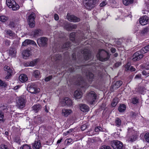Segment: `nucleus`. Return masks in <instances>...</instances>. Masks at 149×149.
Instances as JSON below:
<instances>
[{
  "label": "nucleus",
  "mask_w": 149,
  "mask_h": 149,
  "mask_svg": "<svg viewBox=\"0 0 149 149\" xmlns=\"http://www.w3.org/2000/svg\"><path fill=\"white\" fill-rule=\"evenodd\" d=\"M39 60L38 59H35L31 61L29 63H28L26 65H25L26 66H33L34 65H36L37 63L39 61Z\"/></svg>",
  "instance_id": "5701e85b"
},
{
  "label": "nucleus",
  "mask_w": 149,
  "mask_h": 149,
  "mask_svg": "<svg viewBox=\"0 0 149 149\" xmlns=\"http://www.w3.org/2000/svg\"><path fill=\"white\" fill-rule=\"evenodd\" d=\"M146 141L149 143V133H146L144 136Z\"/></svg>",
  "instance_id": "de8ad7c7"
},
{
  "label": "nucleus",
  "mask_w": 149,
  "mask_h": 149,
  "mask_svg": "<svg viewBox=\"0 0 149 149\" xmlns=\"http://www.w3.org/2000/svg\"><path fill=\"white\" fill-rule=\"evenodd\" d=\"M70 25V24H69V23H66L65 24L64 26V28L66 29V30H67L68 31H70V26L68 25Z\"/></svg>",
  "instance_id": "a18cd8bd"
},
{
  "label": "nucleus",
  "mask_w": 149,
  "mask_h": 149,
  "mask_svg": "<svg viewBox=\"0 0 149 149\" xmlns=\"http://www.w3.org/2000/svg\"><path fill=\"white\" fill-rule=\"evenodd\" d=\"M68 26H69L70 27V31L72 29H75L77 27V26L76 25H72L70 24V25H68Z\"/></svg>",
  "instance_id": "603ef678"
},
{
  "label": "nucleus",
  "mask_w": 149,
  "mask_h": 149,
  "mask_svg": "<svg viewBox=\"0 0 149 149\" xmlns=\"http://www.w3.org/2000/svg\"><path fill=\"white\" fill-rule=\"evenodd\" d=\"M88 86V84L86 83L85 82H84L82 86V88H84V90L85 91V90L86 88H87Z\"/></svg>",
  "instance_id": "49530a36"
},
{
  "label": "nucleus",
  "mask_w": 149,
  "mask_h": 149,
  "mask_svg": "<svg viewBox=\"0 0 149 149\" xmlns=\"http://www.w3.org/2000/svg\"><path fill=\"white\" fill-rule=\"evenodd\" d=\"M72 111L70 109H63L62 110L61 115L64 117H67L72 113Z\"/></svg>",
  "instance_id": "dca6fc26"
},
{
  "label": "nucleus",
  "mask_w": 149,
  "mask_h": 149,
  "mask_svg": "<svg viewBox=\"0 0 149 149\" xmlns=\"http://www.w3.org/2000/svg\"><path fill=\"white\" fill-rule=\"evenodd\" d=\"M145 68L147 70H149V64H146L145 66Z\"/></svg>",
  "instance_id": "774afa93"
},
{
  "label": "nucleus",
  "mask_w": 149,
  "mask_h": 149,
  "mask_svg": "<svg viewBox=\"0 0 149 149\" xmlns=\"http://www.w3.org/2000/svg\"><path fill=\"white\" fill-rule=\"evenodd\" d=\"M36 18V15L33 13H32L28 17V22L29 26L31 28L34 27L35 24L34 19Z\"/></svg>",
  "instance_id": "423d86ee"
},
{
  "label": "nucleus",
  "mask_w": 149,
  "mask_h": 149,
  "mask_svg": "<svg viewBox=\"0 0 149 149\" xmlns=\"http://www.w3.org/2000/svg\"><path fill=\"white\" fill-rule=\"evenodd\" d=\"M47 39L45 37H42L38 39L37 42L38 45L40 47L45 46L47 44Z\"/></svg>",
  "instance_id": "f8f14e48"
},
{
  "label": "nucleus",
  "mask_w": 149,
  "mask_h": 149,
  "mask_svg": "<svg viewBox=\"0 0 149 149\" xmlns=\"http://www.w3.org/2000/svg\"><path fill=\"white\" fill-rule=\"evenodd\" d=\"M143 53H142L141 52V50L135 52L133 58V61H136L139 60L143 57Z\"/></svg>",
  "instance_id": "9b49d317"
},
{
  "label": "nucleus",
  "mask_w": 149,
  "mask_h": 149,
  "mask_svg": "<svg viewBox=\"0 0 149 149\" xmlns=\"http://www.w3.org/2000/svg\"><path fill=\"white\" fill-rule=\"evenodd\" d=\"M80 109L84 112H86L89 110V107L85 104H81L80 107Z\"/></svg>",
  "instance_id": "4be33fe9"
},
{
  "label": "nucleus",
  "mask_w": 149,
  "mask_h": 149,
  "mask_svg": "<svg viewBox=\"0 0 149 149\" xmlns=\"http://www.w3.org/2000/svg\"><path fill=\"white\" fill-rule=\"evenodd\" d=\"M129 68H130V71H135L136 70V69L132 66H129ZM129 69L128 68L127 70H129Z\"/></svg>",
  "instance_id": "052dcab7"
},
{
  "label": "nucleus",
  "mask_w": 149,
  "mask_h": 149,
  "mask_svg": "<svg viewBox=\"0 0 149 149\" xmlns=\"http://www.w3.org/2000/svg\"><path fill=\"white\" fill-rule=\"evenodd\" d=\"M52 78V76H51L47 77L45 79V81H48L50 80Z\"/></svg>",
  "instance_id": "4d7b16f0"
},
{
  "label": "nucleus",
  "mask_w": 149,
  "mask_h": 149,
  "mask_svg": "<svg viewBox=\"0 0 149 149\" xmlns=\"http://www.w3.org/2000/svg\"><path fill=\"white\" fill-rule=\"evenodd\" d=\"M7 6L10 8H12L13 10H18L19 8V6L16 3L14 0H6Z\"/></svg>",
  "instance_id": "7ed1b4c3"
},
{
  "label": "nucleus",
  "mask_w": 149,
  "mask_h": 149,
  "mask_svg": "<svg viewBox=\"0 0 149 149\" xmlns=\"http://www.w3.org/2000/svg\"><path fill=\"white\" fill-rule=\"evenodd\" d=\"M96 1V0H83V3L86 8L91 10L94 7Z\"/></svg>",
  "instance_id": "20e7f679"
},
{
  "label": "nucleus",
  "mask_w": 149,
  "mask_h": 149,
  "mask_svg": "<svg viewBox=\"0 0 149 149\" xmlns=\"http://www.w3.org/2000/svg\"><path fill=\"white\" fill-rule=\"evenodd\" d=\"M142 53L145 54L149 51V44L143 47L141 49Z\"/></svg>",
  "instance_id": "c85d7f7f"
},
{
  "label": "nucleus",
  "mask_w": 149,
  "mask_h": 149,
  "mask_svg": "<svg viewBox=\"0 0 149 149\" xmlns=\"http://www.w3.org/2000/svg\"><path fill=\"white\" fill-rule=\"evenodd\" d=\"M16 53V51L15 49H11L9 50V54L12 57H14Z\"/></svg>",
  "instance_id": "473e14b6"
},
{
  "label": "nucleus",
  "mask_w": 149,
  "mask_h": 149,
  "mask_svg": "<svg viewBox=\"0 0 149 149\" xmlns=\"http://www.w3.org/2000/svg\"><path fill=\"white\" fill-rule=\"evenodd\" d=\"M118 102L117 99L115 98L113 99L111 103V105L113 107H115L117 104Z\"/></svg>",
  "instance_id": "79ce46f5"
},
{
  "label": "nucleus",
  "mask_w": 149,
  "mask_h": 149,
  "mask_svg": "<svg viewBox=\"0 0 149 149\" xmlns=\"http://www.w3.org/2000/svg\"><path fill=\"white\" fill-rule=\"evenodd\" d=\"M128 130L129 135L132 134L134 133V130L132 128H129Z\"/></svg>",
  "instance_id": "3c124183"
},
{
  "label": "nucleus",
  "mask_w": 149,
  "mask_h": 149,
  "mask_svg": "<svg viewBox=\"0 0 149 149\" xmlns=\"http://www.w3.org/2000/svg\"><path fill=\"white\" fill-rule=\"evenodd\" d=\"M41 108V107L39 104L35 105L32 107L33 111L36 113L38 112Z\"/></svg>",
  "instance_id": "393cba45"
},
{
  "label": "nucleus",
  "mask_w": 149,
  "mask_h": 149,
  "mask_svg": "<svg viewBox=\"0 0 149 149\" xmlns=\"http://www.w3.org/2000/svg\"><path fill=\"white\" fill-rule=\"evenodd\" d=\"M100 149H111L110 147L108 146H104L102 147Z\"/></svg>",
  "instance_id": "864d4df0"
},
{
  "label": "nucleus",
  "mask_w": 149,
  "mask_h": 149,
  "mask_svg": "<svg viewBox=\"0 0 149 149\" xmlns=\"http://www.w3.org/2000/svg\"><path fill=\"white\" fill-rule=\"evenodd\" d=\"M6 86L7 85L5 82L0 79V86L6 87Z\"/></svg>",
  "instance_id": "09e8293b"
},
{
  "label": "nucleus",
  "mask_w": 149,
  "mask_h": 149,
  "mask_svg": "<svg viewBox=\"0 0 149 149\" xmlns=\"http://www.w3.org/2000/svg\"><path fill=\"white\" fill-rule=\"evenodd\" d=\"M97 59L100 61H105L108 60L109 58L110 54L109 53L103 49H100L97 55Z\"/></svg>",
  "instance_id": "f257e3e1"
},
{
  "label": "nucleus",
  "mask_w": 149,
  "mask_h": 149,
  "mask_svg": "<svg viewBox=\"0 0 149 149\" xmlns=\"http://www.w3.org/2000/svg\"><path fill=\"white\" fill-rule=\"evenodd\" d=\"M8 19V17L5 15H2L0 16V20L2 22H6Z\"/></svg>",
  "instance_id": "f704fd0d"
},
{
  "label": "nucleus",
  "mask_w": 149,
  "mask_h": 149,
  "mask_svg": "<svg viewBox=\"0 0 149 149\" xmlns=\"http://www.w3.org/2000/svg\"><path fill=\"white\" fill-rule=\"evenodd\" d=\"M4 115L3 113L0 111V123L3 121Z\"/></svg>",
  "instance_id": "8fccbe9b"
},
{
  "label": "nucleus",
  "mask_w": 149,
  "mask_h": 149,
  "mask_svg": "<svg viewBox=\"0 0 149 149\" xmlns=\"http://www.w3.org/2000/svg\"><path fill=\"white\" fill-rule=\"evenodd\" d=\"M26 102V100L23 97H19L16 100V106L19 108H22L25 106Z\"/></svg>",
  "instance_id": "0eeeda50"
},
{
  "label": "nucleus",
  "mask_w": 149,
  "mask_h": 149,
  "mask_svg": "<svg viewBox=\"0 0 149 149\" xmlns=\"http://www.w3.org/2000/svg\"><path fill=\"white\" fill-rule=\"evenodd\" d=\"M107 3L105 1H103L100 4V6L101 7H103L105 6Z\"/></svg>",
  "instance_id": "5fc2aeb1"
},
{
  "label": "nucleus",
  "mask_w": 149,
  "mask_h": 149,
  "mask_svg": "<svg viewBox=\"0 0 149 149\" xmlns=\"http://www.w3.org/2000/svg\"><path fill=\"white\" fill-rule=\"evenodd\" d=\"M41 146V143L39 141H35L33 145L32 148L33 149H39Z\"/></svg>",
  "instance_id": "aec40b11"
},
{
  "label": "nucleus",
  "mask_w": 149,
  "mask_h": 149,
  "mask_svg": "<svg viewBox=\"0 0 149 149\" xmlns=\"http://www.w3.org/2000/svg\"><path fill=\"white\" fill-rule=\"evenodd\" d=\"M132 102L134 104H136L138 102V100L137 98H133L132 99Z\"/></svg>",
  "instance_id": "c03bdc74"
},
{
  "label": "nucleus",
  "mask_w": 149,
  "mask_h": 149,
  "mask_svg": "<svg viewBox=\"0 0 149 149\" xmlns=\"http://www.w3.org/2000/svg\"><path fill=\"white\" fill-rule=\"evenodd\" d=\"M75 33L74 32L71 33L70 36V40L73 42L75 40Z\"/></svg>",
  "instance_id": "e433bc0d"
},
{
  "label": "nucleus",
  "mask_w": 149,
  "mask_h": 149,
  "mask_svg": "<svg viewBox=\"0 0 149 149\" xmlns=\"http://www.w3.org/2000/svg\"><path fill=\"white\" fill-rule=\"evenodd\" d=\"M141 74H138L136 75L135 78L136 79H139L141 78Z\"/></svg>",
  "instance_id": "e2e57ef3"
},
{
  "label": "nucleus",
  "mask_w": 149,
  "mask_h": 149,
  "mask_svg": "<svg viewBox=\"0 0 149 149\" xmlns=\"http://www.w3.org/2000/svg\"><path fill=\"white\" fill-rule=\"evenodd\" d=\"M84 54V58L86 60H88L90 58L91 54L90 51L88 49H84L83 51Z\"/></svg>",
  "instance_id": "f3484780"
},
{
  "label": "nucleus",
  "mask_w": 149,
  "mask_h": 149,
  "mask_svg": "<svg viewBox=\"0 0 149 149\" xmlns=\"http://www.w3.org/2000/svg\"><path fill=\"white\" fill-rule=\"evenodd\" d=\"M142 74L143 75H145V76H146L147 75H148V73H147V72L145 70H143L142 71Z\"/></svg>",
  "instance_id": "69168bd1"
},
{
  "label": "nucleus",
  "mask_w": 149,
  "mask_h": 149,
  "mask_svg": "<svg viewBox=\"0 0 149 149\" xmlns=\"http://www.w3.org/2000/svg\"><path fill=\"white\" fill-rule=\"evenodd\" d=\"M123 3L125 6H128L133 3V0H123Z\"/></svg>",
  "instance_id": "2f4dec72"
},
{
  "label": "nucleus",
  "mask_w": 149,
  "mask_h": 149,
  "mask_svg": "<svg viewBox=\"0 0 149 149\" xmlns=\"http://www.w3.org/2000/svg\"><path fill=\"white\" fill-rule=\"evenodd\" d=\"M123 82L121 81H118L116 82L115 84L113 86V88L116 89L119 88L122 84Z\"/></svg>",
  "instance_id": "a878e982"
},
{
  "label": "nucleus",
  "mask_w": 149,
  "mask_h": 149,
  "mask_svg": "<svg viewBox=\"0 0 149 149\" xmlns=\"http://www.w3.org/2000/svg\"><path fill=\"white\" fill-rule=\"evenodd\" d=\"M31 52L29 49L24 50L22 52L23 58L24 59H27L30 55Z\"/></svg>",
  "instance_id": "412c9836"
},
{
  "label": "nucleus",
  "mask_w": 149,
  "mask_h": 149,
  "mask_svg": "<svg viewBox=\"0 0 149 149\" xmlns=\"http://www.w3.org/2000/svg\"><path fill=\"white\" fill-rule=\"evenodd\" d=\"M34 122L37 124H41L42 121L41 117L39 116H38L35 117Z\"/></svg>",
  "instance_id": "cd10ccee"
},
{
  "label": "nucleus",
  "mask_w": 149,
  "mask_h": 149,
  "mask_svg": "<svg viewBox=\"0 0 149 149\" xmlns=\"http://www.w3.org/2000/svg\"><path fill=\"white\" fill-rule=\"evenodd\" d=\"M32 76L36 78L39 79L41 77V73L38 70H34L33 71Z\"/></svg>",
  "instance_id": "6ab92c4d"
},
{
  "label": "nucleus",
  "mask_w": 149,
  "mask_h": 149,
  "mask_svg": "<svg viewBox=\"0 0 149 149\" xmlns=\"http://www.w3.org/2000/svg\"><path fill=\"white\" fill-rule=\"evenodd\" d=\"M136 138L137 136L136 135H133L129 138L128 139V140L129 141H130L132 142L135 141L136 139Z\"/></svg>",
  "instance_id": "c9c22d12"
},
{
  "label": "nucleus",
  "mask_w": 149,
  "mask_h": 149,
  "mask_svg": "<svg viewBox=\"0 0 149 149\" xmlns=\"http://www.w3.org/2000/svg\"><path fill=\"white\" fill-rule=\"evenodd\" d=\"M140 23L142 25H145L149 23V18L146 15L141 17L139 19Z\"/></svg>",
  "instance_id": "ddd939ff"
},
{
  "label": "nucleus",
  "mask_w": 149,
  "mask_h": 149,
  "mask_svg": "<svg viewBox=\"0 0 149 149\" xmlns=\"http://www.w3.org/2000/svg\"><path fill=\"white\" fill-rule=\"evenodd\" d=\"M93 74L91 72H89L87 75V77L89 78L90 81H91L93 79Z\"/></svg>",
  "instance_id": "ea45409f"
},
{
  "label": "nucleus",
  "mask_w": 149,
  "mask_h": 149,
  "mask_svg": "<svg viewBox=\"0 0 149 149\" xmlns=\"http://www.w3.org/2000/svg\"><path fill=\"white\" fill-rule=\"evenodd\" d=\"M83 94L81 89H78L74 92V96L76 99H79L82 97Z\"/></svg>",
  "instance_id": "4468645a"
},
{
  "label": "nucleus",
  "mask_w": 149,
  "mask_h": 149,
  "mask_svg": "<svg viewBox=\"0 0 149 149\" xmlns=\"http://www.w3.org/2000/svg\"><path fill=\"white\" fill-rule=\"evenodd\" d=\"M27 89L29 92L32 93H36L40 91V89L33 84L28 86Z\"/></svg>",
  "instance_id": "9d476101"
},
{
  "label": "nucleus",
  "mask_w": 149,
  "mask_h": 149,
  "mask_svg": "<svg viewBox=\"0 0 149 149\" xmlns=\"http://www.w3.org/2000/svg\"><path fill=\"white\" fill-rule=\"evenodd\" d=\"M87 127L86 125L84 124L82 125L81 127V129L82 130H85Z\"/></svg>",
  "instance_id": "13d9d810"
},
{
  "label": "nucleus",
  "mask_w": 149,
  "mask_h": 149,
  "mask_svg": "<svg viewBox=\"0 0 149 149\" xmlns=\"http://www.w3.org/2000/svg\"><path fill=\"white\" fill-rule=\"evenodd\" d=\"M28 79V77L25 74H22L19 77V80L22 82H25Z\"/></svg>",
  "instance_id": "a211bd4d"
},
{
  "label": "nucleus",
  "mask_w": 149,
  "mask_h": 149,
  "mask_svg": "<svg viewBox=\"0 0 149 149\" xmlns=\"http://www.w3.org/2000/svg\"><path fill=\"white\" fill-rule=\"evenodd\" d=\"M67 143L69 144L72 141V139L71 138L68 139L67 140Z\"/></svg>",
  "instance_id": "338daca9"
},
{
  "label": "nucleus",
  "mask_w": 149,
  "mask_h": 149,
  "mask_svg": "<svg viewBox=\"0 0 149 149\" xmlns=\"http://www.w3.org/2000/svg\"><path fill=\"white\" fill-rule=\"evenodd\" d=\"M30 40H26L22 42V46H25L27 45L30 44Z\"/></svg>",
  "instance_id": "58836bf2"
},
{
  "label": "nucleus",
  "mask_w": 149,
  "mask_h": 149,
  "mask_svg": "<svg viewBox=\"0 0 149 149\" xmlns=\"http://www.w3.org/2000/svg\"><path fill=\"white\" fill-rule=\"evenodd\" d=\"M111 146L114 149H122L123 146L122 142L117 140L112 142Z\"/></svg>",
  "instance_id": "6e6552de"
},
{
  "label": "nucleus",
  "mask_w": 149,
  "mask_h": 149,
  "mask_svg": "<svg viewBox=\"0 0 149 149\" xmlns=\"http://www.w3.org/2000/svg\"><path fill=\"white\" fill-rule=\"evenodd\" d=\"M70 44L69 42H67L63 45V46L62 48L64 49H66L68 47H70Z\"/></svg>",
  "instance_id": "37998d69"
},
{
  "label": "nucleus",
  "mask_w": 149,
  "mask_h": 149,
  "mask_svg": "<svg viewBox=\"0 0 149 149\" xmlns=\"http://www.w3.org/2000/svg\"><path fill=\"white\" fill-rule=\"evenodd\" d=\"M9 26L11 28H13L15 26V24L13 22H10L9 24Z\"/></svg>",
  "instance_id": "bf43d9fd"
},
{
  "label": "nucleus",
  "mask_w": 149,
  "mask_h": 149,
  "mask_svg": "<svg viewBox=\"0 0 149 149\" xmlns=\"http://www.w3.org/2000/svg\"><path fill=\"white\" fill-rule=\"evenodd\" d=\"M1 149H8V148L6 145L2 144L1 145Z\"/></svg>",
  "instance_id": "6e6d98bb"
},
{
  "label": "nucleus",
  "mask_w": 149,
  "mask_h": 149,
  "mask_svg": "<svg viewBox=\"0 0 149 149\" xmlns=\"http://www.w3.org/2000/svg\"><path fill=\"white\" fill-rule=\"evenodd\" d=\"M97 98L96 94L93 91H91L88 92L86 95V99L91 104H93L94 102Z\"/></svg>",
  "instance_id": "f03ea898"
},
{
  "label": "nucleus",
  "mask_w": 149,
  "mask_h": 149,
  "mask_svg": "<svg viewBox=\"0 0 149 149\" xmlns=\"http://www.w3.org/2000/svg\"><path fill=\"white\" fill-rule=\"evenodd\" d=\"M61 56L59 55H57L55 56H52L51 57V60L52 61H56L60 59Z\"/></svg>",
  "instance_id": "72a5a7b5"
},
{
  "label": "nucleus",
  "mask_w": 149,
  "mask_h": 149,
  "mask_svg": "<svg viewBox=\"0 0 149 149\" xmlns=\"http://www.w3.org/2000/svg\"><path fill=\"white\" fill-rule=\"evenodd\" d=\"M34 37H37L39 36H40L41 35V30H35L32 33Z\"/></svg>",
  "instance_id": "bb28decb"
},
{
  "label": "nucleus",
  "mask_w": 149,
  "mask_h": 149,
  "mask_svg": "<svg viewBox=\"0 0 149 149\" xmlns=\"http://www.w3.org/2000/svg\"><path fill=\"white\" fill-rule=\"evenodd\" d=\"M67 18L70 21L73 22H79L80 19L73 15H70L68 14L67 15Z\"/></svg>",
  "instance_id": "2eb2a0df"
},
{
  "label": "nucleus",
  "mask_w": 149,
  "mask_h": 149,
  "mask_svg": "<svg viewBox=\"0 0 149 149\" xmlns=\"http://www.w3.org/2000/svg\"><path fill=\"white\" fill-rule=\"evenodd\" d=\"M54 19L56 20H57L58 19V16L57 14H55L54 15Z\"/></svg>",
  "instance_id": "0e129e2a"
},
{
  "label": "nucleus",
  "mask_w": 149,
  "mask_h": 149,
  "mask_svg": "<svg viewBox=\"0 0 149 149\" xmlns=\"http://www.w3.org/2000/svg\"><path fill=\"white\" fill-rule=\"evenodd\" d=\"M115 125L117 127H119L121 125V121L120 118H117L115 120Z\"/></svg>",
  "instance_id": "c756f323"
},
{
  "label": "nucleus",
  "mask_w": 149,
  "mask_h": 149,
  "mask_svg": "<svg viewBox=\"0 0 149 149\" xmlns=\"http://www.w3.org/2000/svg\"><path fill=\"white\" fill-rule=\"evenodd\" d=\"M149 31V28L148 27H146L143 29L142 30L141 32L142 33L145 34L148 32Z\"/></svg>",
  "instance_id": "a19ab883"
},
{
  "label": "nucleus",
  "mask_w": 149,
  "mask_h": 149,
  "mask_svg": "<svg viewBox=\"0 0 149 149\" xmlns=\"http://www.w3.org/2000/svg\"><path fill=\"white\" fill-rule=\"evenodd\" d=\"M4 69L6 71L5 73L6 74V76L5 77V79H7L10 78L13 74V70L7 65L4 66Z\"/></svg>",
  "instance_id": "1a4fd4ad"
},
{
  "label": "nucleus",
  "mask_w": 149,
  "mask_h": 149,
  "mask_svg": "<svg viewBox=\"0 0 149 149\" xmlns=\"http://www.w3.org/2000/svg\"><path fill=\"white\" fill-rule=\"evenodd\" d=\"M60 103L62 107H64L66 105L68 107H71L73 104L72 100L68 97H66L60 100Z\"/></svg>",
  "instance_id": "39448f33"
},
{
  "label": "nucleus",
  "mask_w": 149,
  "mask_h": 149,
  "mask_svg": "<svg viewBox=\"0 0 149 149\" xmlns=\"http://www.w3.org/2000/svg\"><path fill=\"white\" fill-rule=\"evenodd\" d=\"M6 33L11 38H13L15 36V34L13 33L11 30H5Z\"/></svg>",
  "instance_id": "b1692460"
},
{
  "label": "nucleus",
  "mask_w": 149,
  "mask_h": 149,
  "mask_svg": "<svg viewBox=\"0 0 149 149\" xmlns=\"http://www.w3.org/2000/svg\"><path fill=\"white\" fill-rule=\"evenodd\" d=\"M49 109V107L46 105L45 106L44 108V110L46 113H48V112Z\"/></svg>",
  "instance_id": "680f3d73"
},
{
  "label": "nucleus",
  "mask_w": 149,
  "mask_h": 149,
  "mask_svg": "<svg viewBox=\"0 0 149 149\" xmlns=\"http://www.w3.org/2000/svg\"><path fill=\"white\" fill-rule=\"evenodd\" d=\"M20 149H32L31 147L27 144L23 145L20 148Z\"/></svg>",
  "instance_id": "4c0bfd02"
},
{
  "label": "nucleus",
  "mask_w": 149,
  "mask_h": 149,
  "mask_svg": "<svg viewBox=\"0 0 149 149\" xmlns=\"http://www.w3.org/2000/svg\"><path fill=\"white\" fill-rule=\"evenodd\" d=\"M126 107V106L125 104H121L118 108V110L119 112H123L125 110Z\"/></svg>",
  "instance_id": "7c9ffc66"
}]
</instances>
